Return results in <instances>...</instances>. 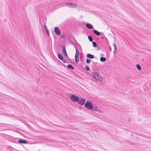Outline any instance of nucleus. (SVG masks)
Here are the masks:
<instances>
[{"label":"nucleus","instance_id":"obj_38","mask_svg":"<svg viewBox=\"0 0 151 151\" xmlns=\"http://www.w3.org/2000/svg\"><path fill=\"white\" fill-rule=\"evenodd\" d=\"M76 139H77V138H76ZM76 142H77L76 140Z\"/></svg>","mask_w":151,"mask_h":151},{"label":"nucleus","instance_id":"obj_7","mask_svg":"<svg viewBox=\"0 0 151 151\" xmlns=\"http://www.w3.org/2000/svg\"><path fill=\"white\" fill-rule=\"evenodd\" d=\"M18 142L19 144H27L28 143V141L27 140L23 139H20L18 140Z\"/></svg>","mask_w":151,"mask_h":151},{"label":"nucleus","instance_id":"obj_24","mask_svg":"<svg viewBox=\"0 0 151 151\" xmlns=\"http://www.w3.org/2000/svg\"><path fill=\"white\" fill-rule=\"evenodd\" d=\"M85 68L86 69L87 71L89 70H90V68L87 65H85Z\"/></svg>","mask_w":151,"mask_h":151},{"label":"nucleus","instance_id":"obj_25","mask_svg":"<svg viewBox=\"0 0 151 151\" xmlns=\"http://www.w3.org/2000/svg\"><path fill=\"white\" fill-rule=\"evenodd\" d=\"M113 46L114 47V49L115 50V51H116V50L117 49V46L116 44H113Z\"/></svg>","mask_w":151,"mask_h":151},{"label":"nucleus","instance_id":"obj_10","mask_svg":"<svg viewBox=\"0 0 151 151\" xmlns=\"http://www.w3.org/2000/svg\"><path fill=\"white\" fill-rule=\"evenodd\" d=\"M80 47V48L81 49V46L78 44V45H76V57H78V55L79 54V52L78 51V49L77 48V47Z\"/></svg>","mask_w":151,"mask_h":151},{"label":"nucleus","instance_id":"obj_30","mask_svg":"<svg viewBox=\"0 0 151 151\" xmlns=\"http://www.w3.org/2000/svg\"><path fill=\"white\" fill-rule=\"evenodd\" d=\"M109 51H111V47L110 46H109Z\"/></svg>","mask_w":151,"mask_h":151},{"label":"nucleus","instance_id":"obj_26","mask_svg":"<svg viewBox=\"0 0 151 151\" xmlns=\"http://www.w3.org/2000/svg\"><path fill=\"white\" fill-rule=\"evenodd\" d=\"M60 37L61 38H63L65 37V35L64 34H62L60 35Z\"/></svg>","mask_w":151,"mask_h":151},{"label":"nucleus","instance_id":"obj_8","mask_svg":"<svg viewBox=\"0 0 151 151\" xmlns=\"http://www.w3.org/2000/svg\"><path fill=\"white\" fill-rule=\"evenodd\" d=\"M69 97L70 100L72 101L76 102V95L72 94Z\"/></svg>","mask_w":151,"mask_h":151},{"label":"nucleus","instance_id":"obj_5","mask_svg":"<svg viewBox=\"0 0 151 151\" xmlns=\"http://www.w3.org/2000/svg\"><path fill=\"white\" fill-rule=\"evenodd\" d=\"M54 31L55 33L57 35H59L61 34V31L60 29L59 28L57 27H55Z\"/></svg>","mask_w":151,"mask_h":151},{"label":"nucleus","instance_id":"obj_2","mask_svg":"<svg viewBox=\"0 0 151 151\" xmlns=\"http://www.w3.org/2000/svg\"><path fill=\"white\" fill-rule=\"evenodd\" d=\"M91 75L93 76V78L96 80H99L100 81H102V78L100 75L98 73L92 72L91 73Z\"/></svg>","mask_w":151,"mask_h":151},{"label":"nucleus","instance_id":"obj_3","mask_svg":"<svg viewBox=\"0 0 151 151\" xmlns=\"http://www.w3.org/2000/svg\"><path fill=\"white\" fill-rule=\"evenodd\" d=\"M86 100L84 98L80 97V99L77 96H76V102L81 106L84 105Z\"/></svg>","mask_w":151,"mask_h":151},{"label":"nucleus","instance_id":"obj_36","mask_svg":"<svg viewBox=\"0 0 151 151\" xmlns=\"http://www.w3.org/2000/svg\"><path fill=\"white\" fill-rule=\"evenodd\" d=\"M56 59H57V60H58V61H59V60H58L57 58Z\"/></svg>","mask_w":151,"mask_h":151},{"label":"nucleus","instance_id":"obj_20","mask_svg":"<svg viewBox=\"0 0 151 151\" xmlns=\"http://www.w3.org/2000/svg\"><path fill=\"white\" fill-rule=\"evenodd\" d=\"M78 24L80 26H82L85 23L83 22H78Z\"/></svg>","mask_w":151,"mask_h":151},{"label":"nucleus","instance_id":"obj_11","mask_svg":"<svg viewBox=\"0 0 151 151\" xmlns=\"http://www.w3.org/2000/svg\"><path fill=\"white\" fill-rule=\"evenodd\" d=\"M58 57L59 59L61 60H63L64 58L63 55L61 54L58 53Z\"/></svg>","mask_w":151,"mask_h":151},{"label":"nucleus","instance_id":"obj_16","mask_svg":"<svg viewBox=\"0 0 151 151\" xmlns=\"http://www.w3.org/2000/svg\"><path fill=\"white\" fill-rule=\"evenodd\" d=\"M100 61L102 62H104L106 60V58L105 57H101L100 58Z\"/></svg>","mask_w":151,"mask_h":151},{"label":"nucleus","instance_id":"obj_34","mask_svg":"<svg viewBox=\"0 0 151 151\" xmlns=\"http://www.w3.org/2000/svg\"><path fill=\"white\" fill-rule=\"evenodd\" d=\"M76 55H75V60H76Z\"/></svg>","mask_w":151,"mask_h":151},{"label":"nucleus","instance_id":"obj_9","mask_svg":"<svg viewBox=\"0 0 151 151\" xmlns=\"http://www.w3.org/2000/svg\"><path fill=\"white\" fill-rule=\"evenodd\" d=\"M86 27L87 28L89 29H93V26L91 24L89 23H87L86 24Z\"/></svg>","mask_w":151,"mask_h":151},{"label":"nucleus","instance_id":"obj_23","mask_svg":"<svg viewBox=\"0 0 151 151\" xmlns=\"http://www.w3.org/2000/svg\"><path fill=\"white\" fill-rule=\"evenodd\" d=\"M91 61V60L90 59H88L87 58L86 60V62L87 63H90Z\"/></svg>","mask_w":151,"mask_h":151},{"label":"nucleus","instance_id":"obj_15","mask_svg":"<svg viewBox=\"0 0 151 151\" xmlns=\"http://www.w3.org/2000/svg\"><path fill=\"white\" fill-rule=\"evenodd\" d=\"M67 68L68 69H70L71 70H73L74 69V68L73 66L71 64H68V65Z\"/></svg>","mask_w":151,"mask_h":151},{"label":"nucleus","instance_id":"obj_1","mask_svg":"<svg viewBox=\"0 0 151 151\" xmlns=\"http://www.w3.org/2000/svg\"><path fill=\"white\" fill-rule=\"evenodd\" d=\"M84 107L88 109L91 110L93 111H96L99 113L101 112V110L98 109L97 107L95 105H93L92 102L90 101L87 100L84 104Z\"/></svg>","mask_w":151,"mask_h":151},{"label":"nucleus","instance_id":"obj_21","mask_svg":"<svg viewBox=\"0 0 151 151\" xmlns=\"http://www.w3.org/2000/svg\"><path fill=\"white\" fill-rule=\"evenodd\" d=\"M63 53L65 57L66 58H68V55L67 54L66 51L65 52H63Z\"/></svg>","mask_w":151,"mask_h":151},{"label":"nucleus","instance_id":"obj_37","mask_svg":"<svg viewBox=\"0 0 151 151\" xmlns=\"http://www.w3.org/2000/svg\"><path fill=\"white\" fill-rule=\"evenodd\" d=\"M56 125L57 126H58V127H60V126H58V125Z\"/></svg>","mask_w":151,"mask_h":151},{"label":"nucleus","instance_id":"obj_18","mask_svg":"<svg viewBox=\"0 0 151 151\" xmlns=\"http://www.w3.org/2000/svg\"><path fill=\"white\" fill-rule=\"evenodd\" d=\"M88 38L89 39L90 42H92L93 41V39L91 35H88Z\"/></svg>","mask_w":151,"mask_h":151},{"label":"nucleus","instance_id":"obj_33","mask_svg":"<svg viewBox=\"0 0 151 151\" xmlns=\"http://www.w3.org/2000/svg\"><path fill=\"white\" fill-rule=\"evenodd\" d=\"M104 38V36H101V39H103Z\"/></svg>","mask_w":151,"mask_h":151},{"label":"nucleus","instance_id":"obj_14","mask_svg":"<svg viewBox=\"0 0 151 151\" xmlns=\"http://www.w3.org/2000/svg\"><path fill=\"white\" fill-rule=\"evenodd\" d=\"M63 52H66L65 46V45H62L61 46Z\"/></svg>","mask_w":151,"mask_h":151},{"label":"nucleus","instance_id":"obj_32","mask_svg":"<svg viewBox=\"0 0 151 151\" xmlns=\"http://www.w3.org/2000/svg\"><path fill=\"white\" fill-rule=\"evenodd\" d=\"M100 35H102L104 36V35L103 33V32H100Z\"/></svg>","mask_w":151,"mask_h":151},{"label":"nucleus","instance_id":"obj_17","mask_svg":"<svg viewBox=\"0 0 151 151\" xmlns=\"http://www.w3.org/2000/svg\"><path fill=\"white\" fill-rule=\"evenodd\" d=\"M136 66L138 70H141L142 68L139 64H137L136 65Z\"/></svg>","mask_w":151,"mask_h":151},{"label":"nucleus","instance_id":"obj_27","mask_svg":"<svg viewBox=\"0 0 151 151\" xmlns=\"http://www.w3.org/2000/svg\"><path fill=\"white\" fill-rule=\"evenodd\" d=\"M44 27L45 28V30L47 29L46 25V23L44 24Z\"/></svg>","mask_w":151,"mask_h":151},{"label":"nucleus","instance_id":"obj_35","mask_svg":"<svg viewBox=\"0 0 151 151\" xmlns=\"http://www.w3.org/2000/svg\"><path fill=\"white\" fill-rule=\"evenodd\" d=\"M115 50H114V51L113 52L114 54H115Z\"/></svg>","mask_w":151,"mask_h":151},{"label":"nucleus","instance_id":"obj_12","mask_svg":"<svg viewBox=\"0 0 151 151\" xmlns=\"http://www.w3.org/2000/svg\"><path fill=\"white\" fill-rule=\"evenodd\" d=\"M93 32L96 35L99 36L100 35V32L94 29L93 31Z\"/></svg>","mask_w":151,"mask_h":151},{"label":"nucleus","instance_id":"obj_6","mask_svg":"<svg viewBox=\"0 0 151 151\" xmlns=\"http://www.w3.org/2000/svg\"><path fill=\"white\" fill-rule=\"evenodd\" d=\"M66 6L70 8H75L76 4H73L71 2H67L65 4Z\"/></svg>","mask_w":151,"mask_h":151},{"label":"nucleus","instance_id":"obj_19","mask_svg":"<svg viewBox=\"0 0 151 151\" xmlns=\"http://www.w3.org/2000/svg\"><path fill=\"white\" fill-rule=\"evenodd\" d=\"M92 43L93 44V46L94 47H95L97 46L98 45H97L96 43V42L94 41H93Z\"/></svg>","mask_w":151,"mask_h":151},{"label":"nucleus","instance_id":"obj_29","mask_svg":"<svg viewBox=\"0 0 151 151\" xmlns=\"http://www.w3.org/2000/svg\"><path fill=\"white\" fill-rule=\"evenodd\" d=\"M64 63H68V62L66 61L65 60H63H63H62Z\"/></svg>","mask_w":151,"mask_h":151},{"label":"nucleus","instance_id":"obj_28","mask_svg":"<svg viewBox=\"0 0 151 151\" xmlns=\"http://www.w3.org/2000/svg\"><path fill=\"white\" fill-rule=\"evenodd\" d=\"M78 61H79L78 57H76V63H77Z\"/></svg>","mask_w":151,"mask_h":151},{"label":"nucleus","instance_id":"obj_22","mask_svg":"<svg viewBox=\"0 0 151 151\" xmlns=\"http://www.w3.org/2000/svg\"><path fill=\"white\" fill-rule=\"evenodd\" d=\"M46 34H47L48 36H49V30L48 29H46V30H45Z\"/></svg>","mask_w":151,"mask_h":151},{"label":"nucleus","instance_id":"obj_31","mask_svg":"<svg viewBox=\"0 0 151 151\" xmlns=\"http://www.w3.org/2000/svg\"><path fill=\"white\" fill-rule=\"evenodd\" d=\"M98 49V50H100L99 49V45H97V46L96 47Z\"/></svg>","mask_w":151,"mask_h":151},{"label":"nucleus","instance_id":"obj_13","mask_svg":"<svg viewBox=\"0 0 151 151\" xmlns=\"http://www.w3.org/2000/svg\"><path fill=\"white\" fill-rule=\"evenodd\" d=\"M87 57L88 58H90L91 59H93L94 58V55H91L90 53H88L87 55Z\"/></svg>","mask_w":151,"mask_h":151},{"label":"nucleus","instance_id":"obj_4","mask_svg":"<svg viewBox=\"0 0 151 151\" xmlns=\"http://www.w3.org/2000/svg\"><path fill=\"white\" fill-rule=\"evenodd\" d=\"M68 40L76 48V45L75 44V38L73 37H68Z\"/></svg>","mask_w":151,"mask_h":151}]
</instances>
